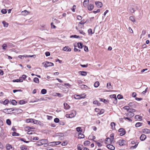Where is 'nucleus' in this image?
Segmentation results:
<instances>
[{"instance_id":"obj_1","label":"nucleus","mask_w":150,"mask_h":150,"mask_svg":"<svg viewBox=\"0 0 150 150\" xmlns=\"http://www.w3.org/2000/svg\"><path fill=\"white\" fill-rule=\"evenodd\" d=\"M135 111V110L132 109L130 111H129V112L127 113L126 116L129 117H132L134 116V114L133 112Z\"/></svg>"},{"instance_id":"obj_2","label":"nucleus","mask_w":150,"mask_h":150,"mask_svg":"<svg viewBox=\"0 0 150 150\" xmlns=\"http://www.w3.org/2000/svg\"><path fill=\"white\" fill-rule=\"evenodd\" d=\"M42 64H44V66L45 67H47L54 65L53 63L48 62H45L43 63Z\"/></svg>"},{"instance_id":"obj_3","label":"nucleus","mask_w":150,"mask_h":150,"mask_svg":"<svg viewBox=\"0 0 150 150\" xmlns=\"http://www.w3.org/2000/svg\"><path fill=\"white\" fill-rule=\"evenodd\" d=\"M119 132H120V134L121 136L124 135L125 134V130L122 128H120L119 130Z\"/></svg>"},{"instance_id":"obj_4","label":"nucleus","mask_w":150,"mask_h":150,"mask_svg":"<svg viewBox=\"0 0 150 150\" xmlns=\"http://www.w3.org/2000/svg\"><path fill=\"white\" fill-rule=\"evenodd\" d=\"M112 142V139L109 138H106L105 140V143L107 145L111 144Z\"/></svg>"},{"instance_id":"obj_5","label":"nucleus","mask_w":150,"mask_h":150,"mask_svg":"<svg viewBox=\"0 0 150 150\" xmlns=\"http://www.w3.org/2000/svg\"><path fill=\"white\" fill-rule=\"evenodd\" d=\"M82 94H81L80 95H76L75 96L74 98L76 99H79L82 98H85L86 96V95H85L84 97L82 96Z\"/></svg>"},{"instance_id":"obj_6","label":"nucleus","mask_w":150,"mask_h":150,"mask_svg":"<svg viewBox=\"0 0 150 150\" xmlns=\"http://www.w3.org/2000/svg\"><path fill=\"white\" fill-rule=\"evenodd\" d=\"M96 5L98 8H101L103 6L102 3L99 1H96L95 2Z\"/></svg>"},{"instance_id":"obj_7","label":"nucleus","mask_w":150,"mask_h":150,"mask_svg":"<svg viewBox=\"0 0 150 150\" xmlns=\"http://www.w3.org/2000/svg\"><path fill=\"white\" fill-rule=\"evenodd\" d=\"M125 142V141L124 140H120L117 142L119 145L121 146H123Z\"/></svg>"},{"instance_id":"obj_8","label":"nucleus","mask_w":150,"mask_h":150,"mask_svg":"<svg viewBox=\"0 0 150 150\" xmlns=\"http://www.w3.org/2000/svg\"><path fill=\"white\" fill-rule=\"evenodd\" d=\"M63 50L67 52H70L71 50V49L68 46H66L63 48Z\"/></svg>"},{"instance_id":"obj_9","label":"nucleus","mask_w":150,"mask_h":150,"mask_svg":"<svg viewBox=\"0 0 150 150\" xmlns=\"http://www.w3.org/2000/svg\"><path fill=\"white\" fill-rule=\"evenodd\" d=\"M106 146L108 149L111 150H114L115 148L114 146L111 144L107 145Z\"/></svg>"},{"instance_id":"obj_10","label":"nucleus","mask_w":150,"mask_h":150,"mask_svg":"<svg viewBox=\"0 0 150 150\" xmlns=\"http://www.w3.org/2000/svg\"><path fill=\"white\" fill-rule=\"evenodd\" d=\"M146 138V136L144 134H142L140 137V139L142 141H143Z\"/></svg>"},{"instance_id":"obj_11","label":"nucleus","mask_w":150,"mask_h":150,"mask_svg":"<svg viewBox=\"0 0 150 150\" xmlns=\"http://www.w3.org/2000/svg\"><path fill=\"white\" fill-rule=\"evenodd\" d=\"M21 13L22 15L25 16L28 15L30 12L26 10H25L24 11H22Z\"/></svg>"},{"instance_id":"obj_12","label":"nucleus","mask_w":150,"mask_h":150,"mask_svg":"<svg viewBox=\"0 0 150 150\" xmlns=\"http://www.w3.org/2000/svg\"><path fill=\"white\" fill-rule=\"evenodd\" d=\"M35 121H37V120H34L33 119H27L26 120V122H33L34 123H35Z\"/></svg>"},{"instance_id":"obj_13","label":"nucleus","mask_w":150,"mask_h":150,"mask_svg":"<svg viewBox=\"0 0 150 150\" xmlns=\"http://www.w3.org/2000/svg\"><path fill=\"white\" fill-rule=\"evenodd\" d=\"M6 148L7 150H13V148L11 145L8 144L6 145Z\"/></svg>"},{"instance_id":"obj_14","label":"nucleus","mask_w":150,"mask_h":150,"mask_svg":"<svg viewBox=\"0 0 150 150\" xmlns=\"http://www.w3.org/2000/svg\"><path fill=\"white\" fill-rule=\"evenodd\" d=\"M78 73L79 74L82 76H85L87 74V72L84 71H79Z\"/></svg>"},{"instance_id":"obj_15","label":"nucleus","mask_w":150,"mask_h":150,"mask_svg":"<svg viewBox=\"0 0 150 150\" xmlns=\"http://www.w3.org/2000/svg\"><path fill=\"white\" fill-rule=\"evenodd\" d=\"M64 109H68L70 108V106L69 105H68V104H67V103H64Z\"/></svg>"},{"instance_id":"obj_16","label":"nucleus","mask_w":150,"mask_h":150,"mask_svg":"<svg viewBox=\"0 0 150 150\" xmlns=\"http://www.w3.org/2000/svg\"><path fill=\"white\" fill-rule=\"evenodd\" d=\"M143 133L146 134H149L150 133V130L147 129H144L143 130Z\"/></svg>"},{"instance_id":"obj_17","label":"nucleus","mask_w":150,"mask_h":150,"mask_svg":"<svg viewBox=\"0 0 150 150\" xmlns=\"http://www.w3.org/2000/svg\"><path fill=\"white\" fill-rule=\"evenodd\" d=\"M134 118L137 120H142V117L139 115H136L135 116Z\"/></svg>"},{"instance_id":"obj_18","label":"nucleus","mask_w":150,"mask_h":150,"mask_svg":"<svg viewBox=\"0 0 150 150\" xmlns=\"http://www.w3.org/2000/svg\"><path fill=\"white\" fill-rule=\"evenodd\" d=\"M99 99L100 101L103 102L105 103H106L107 102H108L109 101L108 100H106V99H104L103 98H99Z\"/></svg>"},{"instance_id":"obj_19","label":"nucleus","mask_w":150,"mask_h":150,"mask_svg":"<svg viewBox=\"0 0 150 150\" xmlns=\"http://www.w3.org/2000/svg\"><path fill=\"white\" fill-rule=\"evenodd\" d=\"M93 7L94 6L92 4H90L88 7V10L89 11L92 10L93 9Z\"/></svg>"},{"instance_id":"obj_20","label":"nucleus","mask_w":150,"mask_h":150,"mask_svg":"<svg viewBox=\"0 0 150 150\" xmlns=\"http://www.w3.org/2000/svg\"><path fill=\"white\" fill-rule=\"evenodd\" d=\"M84 135L81 133H79L78 134V138L79 139H82L84 137Z\"/></svg>"},{"instance_id":"obj_21","label":"nucleus","mask_w":150,"mask_h":150,"mask_svg":"<svg viewBox=\"0 0 150 150\" xmlns=\"http://www.w3.org/2000/svg\"><path fill=\"white\" fill-rule=\"evenodd\" d=\"M76 131L79 132H82V130L81 129V127H79L76 128Z\"/></svg>"},{"instance_id":"obj_22","label":"nucleus","mask_w":150,"mask_h":150,"mask_svg":"<svg viewBox=\"0 0 150 150\" xmlns=\"http://www.w3.org/2000/svg\"><path fill=\"white\" fill-rule=\"evenodd\" d=\"M74 112L75 113V111H74V110H73L72 111L71 113L69 114L71 116L70 117H71V118H72L75 116L76 114L74 113Z\"/></svg>"},{"instance_id":"obj_23","label":"nucleus","mask_w":150,"mask_h":150,"mask_svg":"<svg viewBox=\"0 0 150 150\" xmlns=\"http://www.w3.org/2000/svg\"><path fill=\"white\" fill-rule=\"evenodd\" d=\"M107 87L108 89H112V87L110 83H107Z\"/></svg>"},{"instance_id":"obj_24","label":"nucleus","mask_w":150,"mask_h":150,"mask_svg":"<svg viewBox=\"0 0 150 150\" xmlns=\"http://www.w3.org/2000/svg\"><path fill=\"white\" fill-rule=\"evenodd\" d=\"M4 112L7 114H9L11 113V111L9 109H5L4 110Z\"/></svg>"},{"instance_id":"obj_25","label":"nucleus","mask_w":150,"mask_h":150,"mask_svg":"<svg viewBox=\"0 0 150 150\" xmlns=\"http://www.w3.org/2000/svg\"><path fill=\"white\" fill-rule=\"evenodd\" d=\"M123 108L125 110H127V111L128 112H129V111H130V110L132 109H130L129 108V107L128 106H125L124 107H123Z\"/></svg>"},{"instance_id":"obj_26","label":"nucleus","mask_w":150,"mask_h":150,"mask_svg":"<svg viewBox=\"0 0 150 150\" xmlns=\"http://www.w3.org/2000/svg\"><path fill=\"white\" fill-rule=\"evenodd\" d=\"M110 125L112 127V129H115V124L114 122H112L111 123Z\"/></svg>"},{"instance_id":"obj_27","label":"nucleus","mask_w":150,"mask_h":150,"mask_svg":"<svg viewBox=\"0 0 150 150\" xmlns=\"http://www.w3.org/2000/svg\"><path fill=\"white\" fill-rule=\"evenodd\" d=\"M2 23L4 27H7L8 25V24L4 21L2 22Z\"/></svg>"},{"instance_id":"obj_28","label":"nucleus","mask_w":150,"mask_h":150,"mask_svg":"<svg viewBox=\"0 0 150 150\" xmlns=\"http://www.w3.org/2000/svg\"><path fill=\"white\" fill-rule=\"evenodd\" d=\"M33 81H34L36 83H39V79L37 77H35L33 79Z\"/></svg>"},{"instance_id":"obj_29","label":"nucleus","mask_w":150,"mask_h":150,"mask_svg":"<svg viewBox=\"0 0 150 150\" xmlns=\"http://www.w3.org/2000/svg\"><path fill=\"white\" fill-rule=\"evenodd\" d=\"M110 97L112 98V100L117 98L116 95L115 94L111 95L110 96Z\"/></svg>"},{"instance_id":"obj_30","label":"nucleus","mask_w":150,"mask_h":150,"mask_svg":"<svg viewBox=\"0 0 150 150\" xmlns=\"http://www.w3.org/2000/svg\"><path fill=\"white\" fill-rule=\"evenodd\" d=\"M142 125V123L141 122H137L135 125V126L136 127H139Z\"/></svg>"},{"instance_id":"obj_31","label":"nucleus","mask_w":150,"mask_h":150,"mask_svg":"<svg viewBox=\"0 0 150 150\" xmlns=\"http://www.w3.org/2000/svg\"><path fill=\"white\" fill-rule=\"evenodd\" d=\"M83 44L81 42H79L78 43V46L79 48L81 49L82 48Z\"/></svg>"},{"instance_id":"obj_32","label":"nucleus","mask_w":150,"mask_h":150,"mask_svg":"<svg viewBox=\"0 0 150 150\" xmlns=\"http://www.w3.org/2000/svg\"><path fill=\"white\" fill-rule=\"evenodd\" d=\"M19 104L20 105L25 104L26 103V102L23 100H20L19 102Z\"/></svg>"},{"instance_id":"obj_33","label":"nucleus","mask_w":150,"mask_h":150,"mask_svg":"<svg viewBox=\"0 0 150 150\" xmlns=\"http://www.w3.org/2000/svg\"><path fill=\"white\" fill-rule=\"evenodd\" d=\"M23 81V80L22 79H17L16 80H14L13 81V82H22Z\"/></svg>"},{"instance_id":"obj_34","label":"nucleus","mask_w":150,"mask_h":150,"mask_svg":"<svg viewBox=\"0 0 150 150\" xmlns=\"http://www.w3.org/2000/svg\"><path fill=\"white\" fill-rule=\"evenodd\" d=\"M11 103L13 105H16L17 104V102L14 100H11Z\"/></svg>"},{"instance_id":"obj_35","label":"nucleus","mask_w":150,"mask_h":150,"mask_svg":"<svg viewBox=\"0 0 150 150\" xmlns=\"http://www.w3.org/2000/svg\"><path fill=\"white\" fill-rule=\"evenodd\" d=\"M90 142L88 141H86L84 142V145L85 146H87L90 144Z\"/></svg>"},{"instance_id":"obj_36","label":"nucleus","mask_w":150,"mask_h":150,"mask_svg":"<svg viewBox=\"0 0 150 150\" xmlns=\"http://www.w3.org/2000/svg\"><path fill=\"white\" fill-rule=\"evenodd\" d=\"M12 135L13 136H19L20 135V134L18 133L14 132L12 133Z\"/></svg>"},{"instance_id":"obj_37","label":"nucleus","mask_w":150,"mask_h":150,"mask_svg":"<svg viewBox=\"0 0 150 150\" xmlns=\"http://www.w3.org/2000/svg\"><path fill=\"white\" fill-rule=\"evenodd\" d=\"M47 93V90L44 89H43L41 91V93L43 94H45Z\"/></svg>"},{"instance_id":"obj_38","label":"nucleus","mask_w":150,"mask_h":150,"mask_svg":"<svg viewBox=\"0 0 150 150\" xmlns=\"http://www.w3.org/2000/svg\"><path fill=\"white\" fill-rule=\"evenodd\" d=\"M129 20L132 21L134 22L135 21V19L134 17L133 16H131L129 17Z\"/></svg>"},{"instance_id":"obj_39","label":"nucleus","mask_w":150,"mask_h":150,"mask_svg":"<svg viewBox=\"0 0 150 150\" xmlns=\"http://www.w3.org/2000/svg\"><path fill=\"white\" fill-rule=\"evenodd\" d=\"M93 103L94 104H97L98 105H100V103L97 100H95L93 101Z\"/></svg>"},{"instance_id":"obj_40","label":"nucleus","mask_w":150,"mask_h":150,"mask_svg":"<svg viewBox=\"0 0 150 150\" xmlns=\"http://www.w3.org/2000/svg\"><path fill=\"white\" fill-rule=\"evenodd\" d=\"M99 85V82L98 81L96 82L94 84V86L95 87H97Z\"/></svg>"},{"instance_id":"obj_41","label":"nucleus","mask_w":150,"mask_h":150,"mask_svg":"<svg viewBox=\"0 0 150 150\" xmlns=\"http://www.w3.org/2000/svg\"><path fill=\"white\" fill-rule=\"evenodd\" d=\"M6 123L9 125H10L11 124V122L10 120L8 119L6 121Z\"/></svg>"},{"instance_id":"obj_42","label":"nucleus","mask_w":150,"mask_h":150,"mask_svg":"<svg viewBox=\"0 0 150 150\" xmlns=\"http://www.w3.org/2000/svg\"><path fill=\"white\" fill-rule=\"evenodd\" d=\"M94 141L96 143V144L98 146L100 147L102 146V145L100 142H98L97 141Z\"/></svg>"},{"instance_id":"obj_43","label":"nucleus","mask_w":150,"mask_h":150,"mask_svg":"<svg viewBox=\"0 0 150 150\" xmlns=\"http://www.w3.org/2000/svg\"><path fill=\"white\" fill-rule=\"evenodd\" d=\"M82 146L81 145H78L77 146V149L78 150H82Z\"/></svg>"},{"instance_id":"obj_44","label":"nucleus","mask_w":150,"mask_h":150,"mask_svg":"<svg viewBox=\"0 0 150 150\" xmlns=\"http://www.w3.org/2000/svg\"><path fill=\"white\" fill-rule=\"evenodd\" d=\"M56 95L58 96L59 97H61L63 96V95L61 93H56Z\"/></svg>"},{"instance_id":"obj_45","label":"nucleus","mask_w":150,"mask_h":150,"mask_svg":"<svg viewBox=\"0 0 150 150\" xmlns=\"http://www.w3.org/2000/svg\"><path fill=\"white\" fill-rule=\"evenodd\" d=\"M2 47H3V50H6V48L7 47V45L5 43L3 45Z\"/></svg>"},{"instance_id":"obj_46","label":"nucleus","mask_w":150,"mask_h":150,"mask_svg":"<svg viewBox=\"0 0 150 150\" xmlns=\"http://www.w3.org/2000/svg\"><path fill=\"white\" fill-rule=\"evenodd\" d=\"M87 87V86L85 85L82 84L80 85V88H86Z\"/></svg>"},{"instance_id":"obj_47","label":"nucleus","mask_w":150,"mask_h":150,"mask_svg":"<svg viewBox=\"0 0 150 150\" xmlns=\"http://www.w3.org/2000/svg\"><path fill=\"white\" fill-rule=\"evenodd\" d=\"M123 119L125 120H128L129 122H132V119H131L129 117H124Z\"/></svg>"},{"instance_id":"obj_48","label":"nucleus","mask_w":150,"mask_h":150,"mask_svg":"<svg viewBox=\"0 0 150 150\" xmlns=\"http://www.w3.org/2000/svg\"><path fill=\"white\" fill-rule=\"evenodd\" d=\"M9 103V100L8 99L5 100L3 102V104L4 105H6L8 104Z\"/></svg>"},{"instance_id":"obj_49","label":"nucleus","mask_w":150,"mask_h":150,"mask_svg":"<svg viewBox=\"0 0 150 150\" xmlns=\"http://www.w3.org/2000/svg\"><path fill=\"white\" fill-rule=\"evenodd\" d=\"M20 148L22 150H26L27 149V148L26 147L24 146H22Z\"/></svg>"},{"instance_id":"obj_50","label":"nucleus","mask_w":150,"mask_h":150,"mask_svg":"<svg viewBox=\"0 0 150 150\" xmlns=\"http://www.w3.org/2000/svg\"><path fill=\"white\" fill-rule=\"evenodd\" d=\"M34 132V131L33 130H30L28 131L27 132V134H32Z\"/></svg>"},{"instance_id":"obj_51","label":"nucleus","mask_w":150,"mask_h":150,"mask_svg":"<svg viewBox=\"0 0 150 150\" xmlns=\"http://www.w3.org/2000/svg\"><path fill=\"white\" fill-rule=\"evenodd\" d=\"M123 96L120 94H119L117 96V98L118 99H120L123 98Z\"/></svg>"},{"instance_id":"obj_52","label":"nucleus","mask_w":150,"mask_h":150,"mask_svg":"<svg viewBox=\"0 0 150 150\" xmlns=\"http://www.w3.org/2000/svg\"><path fill=\"white\" fill-rule=\"evenodd\" d=\"M7 12L6 10L5 9H3L1 10V12L3 14H5Z\"/></svg>"},{"instance_id":"obj_53","label":"nucleus","mask_w":150,"mask_h":150,"mask_svg":"<svg viewBox=\"0 0 150 150\" xmlns=\"http://www.w3.org/2000/svg\"><path fill=\"white\" fill-rule=\"evenodd\" d=\"M88 3V2L87 3L86 2V1H84L83 4V5L85 7H86Z\"/></svg>"},{"instance_id":"obj_54","label":"nucleus","mask_w":150,"mask_h":150,"mask_svg":"<svg viewBox=\"0 0 150 150\" xmlns=\"http://www.w3.org/2000/svg\"><path fill=\"white\" fill-rule=\"evenodd\" d=\"M54 122L56 123H58L59 121V119L58 118H56L54 119Z\"/></svg>"},{"instance_id":"obj_55","label":"nucleus","mask_w":150,"mask_h":150,"mask_svg":"<svg viewBox=\"0 0 150 150\" xmlns=\"http://www.w3.org/2000/svg\"><path fill=\"white\" fill-rule=\"evenodd\" d=\"M86 22H84V20H82L79 23V24L83 25Z\"/></svg>"},{"instance_id":"obj_56","label":"nucleus","mask_w":150,"mask_h":150,"mask_svg":"<svg viewBox=\"0 0 150 150\" xmlns=\"http://www.w3.org/2000/svg\"><path fill=\"white\" fill-rule=\"evenodd\" d=\"M112 101H113V103L115 104H116L117 103V98H115V99H114L113 100H112Z\"/></svg>"},{"instance_id":"obj_57","label":"nucleus","mask_w":150,"mask_h":150,"mask_svg":"<svg viewBox=\"0 0 150 150\" xmlns=\"http://www.w3.org/2000/svg\"><path fill=\"white\" fill-rule=\"evenodd\" d=\"M110 137L111 138L112 142L114 140V136L113 134H111L110 135Z\"/></svg>"},{"instance_id":"obj_58","label":"nucleus","mask_w":150,"mask_h":150,"mask_svg":"<svg viewBox=\"0 0 150 150\" xmlns=\"http://www.w3.org/2000/svg\"><path fill=\"white\" fill-rule=\"evenodd\" d=\"M77 19L79 20H81L82 19V17L80 16H78L77 17Z\"/></svg>"},{"instance_id":"obj_59","label":"nucleus","mask_w":150,"mask_h":150,"mask_svg":"<svg viewBox=\"0 0 150 150\" xmlns=\"http://www.w3.org/2000/svg\"><path fill=\"white\" fill-rule=\"evenodd\" d=\"M79 32L82 35H84L85 34V33L84 32H83V31L82 30H79Z\"/></svg>"},{"instance_id":"obj_60","label":"nucleus","mask_w":150,"mask_h":150,"mask_svg":"<svg viewBox=\"0 0 150 150\" xmlns=\"http://www.w3.org/2000/svg\"><path fill=\"white\" fill-rule=\"evenodd\" d=\"M45 54L47 57H48L50 55V53L49 52H46L45 53Z\"/></svg>"},{"instance_id":"obj_61","label":"nucleus","mask_w":150,"mask_h":150,"mask_svg":"<svg viewBox=\"0 0 150 150\" xmlns=\"http://www.w3.org/2000/svg\"><path fill=\"white\" fill-rule=\"evenodd\" d=\"M88 32L89 34H92V29H89L88 30Z\"/></svg>"},{"instance_id":"obj_62","label":"nucleus","mask_w":150,"mask_h":150,"mask_svg":"<svg viewBox=\"0 0 150 150\" xmlns=\"http://www.w3.org/2000/svg\"><path fill=\"white\" fill-rule=\"evenodd\" d=\"M104 110L103 109H101L100 110V112L98 113V114H103L104 113Z\"/></svg>"},{"instance_id":"obj_63","label":"nucleus","mask_w":150,"mask_h":150,"mask_svg":"<svg viewBox=\"0 0 150 150\" xmlns=\"http://www.w3.org/2000/svg\"><path fill=\"white\" fill-rule=\"evenodd\" d=\"M129 11H130L132 13H134V10L133 8H131L130 9Z\"/></svg>"},{"instance_id":"obj_64","label":"nucleus","mask_w":150,"mask_h":150,"mask_svg":"<svg viewBox=\"0 0 150 150\" xmlns=\"http://www.w3.org/2000/svg\"><path fill=\"white\" fill-rule=\"evenodd\" d=\"M84 50L86 52H87L88 51V49L87 46H84Z\"/></svg>"}]
</instances>
